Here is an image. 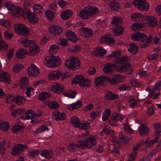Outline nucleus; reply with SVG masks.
Returning <instances> with one entry per match:
<instances>
[{
    "label": "nucleus",
    "instance_id": "14",
    "mask_svg": "<svg viewBox=\"0 0 161 161\" xmlns=\"http://www.w3.org/2000/svg\"><path fill=\"white\" fill-rule=\"evenodd\" d=\"M144 19L147 25L152 27H153L157 26V21L154 17L147 16L145 17Z\"/></svg>",
    "mask_w": 161,
    "mask_h": 161
},
{
    "label": "nucleus",
    "instance_id": "8",
    "mask_svg": "<svg viewBox=\"0 0 161 161\" xmlns=\"http://www.w3.org/2000/svg\"><path fill=\"white\" fill-rule=\"evenodd\" d=\"M133 3L138 9L143 11H147L149 8V4L146 0H134Z\"/></svg>",
    "mask_w": 161,
    "mask_h": 161
},
{
    "label": "nucleus",
    "instance_id": "9",
    "mask_svg": "<svg viewBox=\"0 0 161 161\" xmlns=\"http://www.w3.org/2000/svg\"><path fill=\"white\" fill-rule=\"evenodd\" d=\"M28 148V146L26 145L21 144H19L15 145L12 149L11 151L12 154L14 156H16L22 151H24L25 149Z\"/></svg>",
    "mask_w": 161,
    "mask_h": 161
},
{
    "label": "nucleus",
    "instance_id": "23",
    "mask_svg": "<svg viewBox=\"0 0 161 161\" xmlns=\"http://www.w3.org/2000/svg\"><path fill=\"white\" fill-rule=\"evenodd\" d=\"M82 105V102L77 101L76 102L67 106V108L69 110H75L81 107Z\"/></svg>",
    "mask_w": 161,
    "mask_h": 161
},
{
    "label": "nucleus",
    "instance_id": "49",
    "mask_svg": "<svg viewBox=\"0 0 161 161\" xmlns=\"http://www.w3.org/2000/svg\"><path fill=\"white\" fill-rule=\"evenodd\" d=\"M103 132H104L107 135H111L113 134L114 131L109 126L107 125L104 127L103 131L100 132V134H101Z\"/></svg>",
    "mask_w": 161,
    "mask_h": 161
},
{
    "label": "nucleus",
    "instance_id": "31",
    "mask_svg": "<svg viewBox=\"0 0 161 161\" xmlns=\"http://www.w3.org/2000/svg\"><path fill=\"white\" fill-rule=\"evenodd\" d=\"M72 11L70 9L66 10L63 12L61 14V18L63 20H67L71 16Z\"/></svg>",
    "mask_w": 161,
    "mask_h": 161
},
{
    "label": "nucleus",
    "instance_id": "61",
    "mask_svg": "<svg viewBox=\"0 0 161 161\" xmlns=\"http://www.w3.org/2000/svg\"><path fill=\"white\" fill-rule=\"evenodd\" d=\"M24 110V109L22 108L15 109L11 112V114L14 116H16V115H19L22 113Z\"/></svg>",
    "mask_w": 161,
    "mask_h": 161
},
{
    "label": "nucleus",
    "instance_id": "52",
    "mask_svg": "<svg viewBox=\"0 0 161 161\" xmlns=\"http://www.w3.org/2000/svg\"><path fill=\"white\" fill-rule=\"evenodd\" d=\"M50 93L47 92H42L39 96V99L42 101H44L48 97H50Z\"/></svg>",
    "mask_w": 161,
    "mask_h": 161
},
{
    "label": "nucleus",
    "instance_id": "41",
    "mask_svg": "<svg viewBox=\"0 0 161 161\" xmlns=\"http://www.w3.org/2000/svg\"><path fill=\"white\" fill-rule=\"evenodd\" d=\"M10 127L8 122H0V129L3 131H7Z\"/></svg>",
    "mask_w": 161,
    "mask_h": 161
},
{
    "label": "nucleus",
    "instance_id": "46",
    "mask_svg": "<svg viewBox=\"0 0 161 161\" xmlns=\"http://www.w3.org/2000/svg\"><path fill=\"white\" fill-rule=\"evenodd\" d=\"M145 25V23H136L134 25H132L131 28L133 30L135 31H139L140 29H141L144 27Z\"/></svg>",
    "mask_w": 161,
    "mask_h": 161
},
{
    "label": "nucleus",
    "instance_id": "56",
    "mask_svg": "<svg viewBox=\"0 0 161 161\" xmlns=\"http://www.w3.org/2000/svg\"><path fill=\"white\" fill-rule=\"evenodd\" d=\"M58 47L55 45H53L50 47L49 52L50 53H55L58 50Z\"/></svg>",
    "mask_w": 161,
    "mask_h": 161
},
{
    "label": "nucleus",
    "instance_id": "7",
    "mask_svg": "<svg viewBox=\"0 0 161 161\" xmlns=\"http://www.w3.org/2000/svg\"><path fill=\"white\" fill-rule=\"evenodd\" d=\"M72 83L74 84H79L81 87L87 86L90 85V81L86 79H85L82 75H77L73 80Z\"/></svg>",
    "mask_w": 161,
    "mask_h": 161
},
{
    "label": "nucleus",
    "instance_id": "35",
    "mask_svg": "<svg viewBox=\"0 0 161 161\" xmlns=\"http://www.w3.org/2000/svg\"><path fill=\"white\" fill-rule=\"evenodd\" d=\"M70 122L73 126L76 127H80V121L77 117H72L71 119Z\"/></svg>",
    "mask_w": 161,
    "mask_h": 161
},
{
    "label": "nucleus",
    "instance_id": "58",
    "mask_svg": "<svg viewBox=\"0 0 161 161\" xmlns=\"http://www.w3.org/2000/svg\"><path fill=\"white\" fill-rule=\"evenodd\" d=\"M0 25L6 28H9L10 26L11 23L8 20L0 19Z\"/></svg>",
    "mask_w": 161,
    "mask_h": 161
},
{
    "label": "nucleus",
    "instance_id": "54",
    "mask_svg": "<svg viewBox=\"0 0 161 161\" xmlns=\"http://www.w3.org/2000/svg\"><path fill=\"white\" fill-rule=\"evenodd\" d=\"M12 131L16 133L19 132H21L23 130L22 126L17 124L15 125L12 127Z\"/></svg>",
    "mask_w": 161,
    "mask_h": 161
},
{
    "label": "nucleus",
    "instance_id": "51",
    "mask_svg": "<svg viewBox=\"0 0 161 161\" xmlns=\"http://www.w3.org/2000/svg\"><path fill=\"white\" fill-rule=\"evenodd\" d=\"M45 14L47 18L50 21L53 19L54 17V13L53 11L50 10L46 11L45 12Z\"/></svg>",
    "mask_w": 161,
    "mask_h": 161
},
{
    "label": "nucleus",
    "instance_id": "40",
    "mask_svg": "<svg viewBox=\"0 0 161 161\" xmlns=\"http://www.w3.org/2000/svg\"><path fill=\"white\" fill-rule=\"evenodd\" d=\"M43 6L39 4H35L33 6L34 13L40 14L43 11Z\"/></svg>",
    "mask_w": 161,
    "mask_h": 161
},
{
    "label": "nucleus",
    "instance_id": "32",
    "mask_svg": "<svg viewBox=\"0 0 161 161\" xmlns=\"http://www.w3.org/2000/svg\"><path fill=\"white\" fill-rule=\"evenodd\" d=\"M139 132L141 135L142 136H144L148 133L149 131L148 128L145 125L142 124L139 127Z\"/></svg>",
    "mask_w": 161,
    "mask_h": 161
},
{
    "label": "nucleus",
    "instance_id": "26",
    "mask_svg": "<svg viewBox=\"0 0 161 161\" xmlns=\"http://www.w3.org/2000/svg\"><path fill=\"white\" fill-rule=\"evenodd\" d=\"M87 147L90 148L96 144L97 141L96 139L92 137H90L87 138L86 141Z\"/></svg>",
    "mask_w": 161,
    "mask_h": 161
},
{
    "label": "nucleus",
    "instance_id": "48",
    "mask_svg": "<svg viewBox=\"0 0 161 161\" xmlns=\"http://www.w3.org/2000/svg\"><path fill=\"white\" fill-rule=\"evenodd\" d=\"M63 94L65 96L74 98L75 97V95L77 94V92L75 90H69L68 92H64Z\"/></svg>",
    "mask_w": 161,
    "mask_h": 161
},
{
    "label": "nucleus",
    "instance_id": "62",
    "mask_svg": "<svg viewBox=\"0 0 161 161\" xmlns=\"http://www.w3.org/2000/svg\"><path fill=\"white\" fill-rule=\"evenodd\" d=\"M130 83L132 86L139 87L141 85V83L138 82V80L136 79H133L130 80Z\"/></svg>",
    "mask_w": 161,
    "mask_h": 161
},
{
    "label": "nucleus",
    "instance_id": "57",
    "mask_svg": "<svg viewBox=\"0 0 161 161\" xmlns=\"http://www.w3.org/2000/svg\"><path fill=\"white\" fill-rule=\"evenodd\" d=\"M24 68L23 65L18 63L15 64L13 68V70L15 72H18L22 69Z\"/></svg>",
    "mask_w": 161,
    "mask_h": 161
},
{
    "label": "nucleus",
    "instance_id": "27",
    "mask_svg": "<svg viewBox=\"0 0 161 161\" xmlns=\"http://www.w3.org/2000/svg\"><path fill=\"white\" fill-rule=\"evenodd\" d=\"M41 155L42 156L48 159L52 158L53 156V152L48 150H43L41 153Z\"/></svg>",
    "mask_w": 161,
    "mask_h": 161
},
{
    "label": "nucleus",
    "instance_id": "29",
    "mask_svg": "<svg viewBox=\"0 0 161 161\" xmlns=\"http://www.w3.org/2000/svg\"><path fill=\"white\" fill-rule=\"evenodd\" d=\"M51 90L57 93H59L64 90V87L62 85L56 84L51 87Z\"/></svg>",
    "mask_w": 161,
    "mask_h": 161
},
{
    "label": "nucleus",
    "instance_id": "16",
    "mask_svg": "<svg viewBox=\"0 0 161 161\" xmlns=\"http://www.w3.org/2000/svg\"><path fill=\"white\" fill-rule=\"evenodd\" d=\"M116 65L113 63H108L105 64L103 68V70L105 73L107 74H111L114 71L113 68L115 69Z\"/></svg>",
    "mask_w": 161,
    "mask_h": 161
},
{
    "label": "nucleus",
    "instance_id": "17",
    "mask_svg": "<svg viewBox=\"0 0 161 161\" xmlns=\"http://www.w3.org/2000/svg\"><path fill=\"white\" fill-rule=\"evenodd\" d=\"M124 80L123 76L118 75H115L114 77L110 78V83L112 85L116 86L119 82H122Z\"/></svg>",
    "mask_w": 161,
    "mask_h": 161
},
{
    "label": "nucleus",
    "instance_id": "12",
    "mask_svg": "<svg viewBox=\"0 0 161 161\" xmlns=\"http://www.w3.org/2000/svg\"><path fill=\"white\" fill-rule=\"evenodd\" d=\"M39 112V113H36V112L33 110H29L27 111V113L26 114V118L27 119H31L33 121L32 119H36V117H40L42 115V111L38 110L37 112Z\"/></svg>",
    "mask_w": 161,
    "mask_h": 161
},
{
    "label": "nucleus",
    "instance_id": "15",
    "mask_svg": "<svg viewBox=\"0 0 161 161\" xmlns=\"http://www.w3.org/2000/svg\"><path fill=\"white\" fill-rule=\"evenodd\" d=\"M112 34H108L103 36L100 39L99 42L101 43L105 42L108 44H113L115 40L112 37Z\"/></svg>",
    "mask_w": 161,
    "mask_h": 161
},
{
    "label": "nucleus",
    "instance_id": "19",
    "mask_svg": "<svg viewBox=\"0 0 161 161\" xmlns=\"http://www.w3.org/2000/svg\"><path fill=\"white\" fill-rule=\"evenodd\" d=\"M96 85L98 86L103 85L105 82H108L110 83V78L105 76L102 75L97 77L95 80Z\"/></svg>",
    "mask_w": 161,
    "mask_h": 161
},
{
    "label": "nucleus",
    "instance_id": "39",
    "mask_svg": "<svg viewBox=\"0 0 161 161\" xmlns=\"http://www.w3.org/2000/svg\"><path fill=\"white\" fill-rule=\"evenodd\" d=\"M130 47L128 49V51L133 54H136L138 51V47L134 43H131L129 45Z\"/></svg>",
    "mask_w": 161,
    "mask_h": 161
},
{
    "label": "nucleus",
    "instance_id": "33",
    "mask_svg": "<svg viewBox=\"0 0 161 161\" xmlns=\"http://www.w3.org/2000/svg\"><path fill=\"white\" fill-rule=\"evenodd\" d=\"M118 95H115L111 91H106L105 93V97L107 100H114L118 98Z\"/></svg>",
    "mask_w": 161,
    "mask_h": 161
},
{
    "label": "nucleus",
    "instance_id": "60",
    "mask_svg": "<svg viewBox=\"0 0 161 161\" xmlns=\"http://www.w3.org/2000/svg\"><path fill=\"white\" fill-rule=\"evenodd\" d=\"M14 53V50L13 49L11 48L7 52V54L5 55V56L8 59H11L13 57Z\"/></svg>",
    "mask_w": 161,
    "mask_h": 161
},
{
    "label": "nucleus",
    "instance_id": "45",
    "mask_svg": "<svg viewBox=\"0 0 161 161\" xmlns=\"http://www.w3.org/2000/svg\"><path fill=\"white\" fill-rule=\"evenodd\" d=\"M14 99V102L19 105L23 104L25 101V99L24 97L19 96H16Z\"/></svg>",
    "mask_w": 161,
    "mask_h": 161
},
{
    "label": "nucleus",
    "instance_id": "13",
    "mask_svg": "<svg viewBox=\"0 0 161 161\" xmlns=\"http://www.w3.org/2000/svg\"><path fill=\"white\" fill-rule=\"evenodd\" d=\"M28 74L31 76L36 77L39 74V69L34 64H31L28 68Z\"/></svg>",
    "mask_w": 161,
    "mask_h": 161
},
{
    "label": "nucleus",
    "instance_id": "64",
    "mask_svg": "<svg viewBox=\"0 0 161 161\" xmlns=\"http://www.w3.org/2000/svg\"><path fill=\"white\" fill-rule=\"evenodd\" d=\"M48 128L47 126L43 125L41 127L38 128L35 131V132H36L37 134L39 133L42 132L45 130H48Z\"/></svg>",
    "mask_w": 161,
    "mask_h": 161
},
{
    "label": "nucleus",
    "instance_id": "2",
    "mask_svg": "<svg viewBox=\"0 0 161 161\" xmlns=\"http://www.w3.org/2000/svg\"><path fill=\"white\" fill-rule=\"evenodd\" d=\"M131 38L133 40L139 41L141 47L142 48L149 46L152 42L153 36L150 35L147 37V35L144 33L137 32L132 34Z\"/></svg>",
    "mask_w": 161,
    "mask_h": 161
},
{
    "label": "nucleus",
    "instance_id": "10",
    "mask_svg": "<svg viewBox=\"0 0 161 161\" xmlns=\"http://www.w3.org/2000/svg\"><path fill=\"white\" fill-rule=\"evenodd\" d=\"M14 28L15 31L18 35H25L28 34V29L24 25L20 24H16Z\"/></svg>",
    "mask_w": 161,
    "mask_h": 161
},
{
    "label": "nucleus",
    "instance_id": "25",
    "mask_svg": "<svg viewBox=\"0 0 161 161\" xmlns=\"http://www.w3.org/2000/svg\"><path fill=\"white\" fill-rule=\"evenodd\" d=\"M13 12L16 17L22 16L25 14L23 9L18 6H15L13 10Z\"/></svg>",
    "mask_w": 161,
    "mask_h": 161
},
{
    "label": "nucleus",
    "instance_id": "6",
    "mask_svg": "<svg viewBox=\"0 0 161 161\" xmlns=\"http://www.w3.org/2000/svg\"><path fill=\"white\" fill-rule=\"evenodd\" d=\"M46 60L47 66L50 68L55 67L61 64L60 59L58 56L52 55L50 57H46Z\"/></svg>",
    "mask_w": 161,
    "mask_h": 161
},
{
    "label": "nucleus",
    "instance_id": "47",
    "mask_svg": "<svg viewBox=\"0 0 161 161\" xmlns=\"http://www.w3.org/2000/svg\"><path fill=\"white\" fill-rule=\"evenodd\" d=\"M8 47V45L6 42L2 40V37H0V51H4L7 50Z\"/></svg>",
    "mask_w": 161,
    "mask_h": 161
},
{
    "label": "nucleus",
    "instance_id": "63",
    "mask_svg": "<svg viewBox=\"0 0 161 161\" xmlns=\"http://www.w3.org/2000/svg\"><path fill=\"white\" fill-rule=\"evenodd\" d=\"M119 137L121 140L122 142L123 143H127L129 141V139L123 134L120 135Z\"/></svg>",
    "mask_w": 161,
    "mask_h": 161
},
{
    "label": "nucleus",
    "instance_id": "24",
    "mask_svg": "<svg viewBox=\"0 0 161 161\" xmlns=\"http://www.w3.org/2000/svg\"><path fill=\"white\" fill-rule=\"evenodd\" d=\"M66 36L72 42H75L78 40L77 36L74 31H69L66 32Z\"/></svg>",
    "mask_w": 161,
    "mask_h": 161
},
{
    "label": "nucleus",
    "instance_id": "36",
    "mask_svg": "<svg viewBox=\"0 0 161 161\" xmlns=\"http://www.w3.org/2000/svg\"><path fill=\"white\" fill-rule=\"evenodd\" d=\"M131 19L133 20H140L141 19L142 20L144 19L145 16L144 15L139 13H135L131 15Z\"/></svg>",
    "mask_w": 161,
    "mask_h": 161
},
{
    "label": "nucleus",
    "instance_id": "34",
    "mask_svg": "<svg viewBox=\"0 0 161 161\" xmlns=\"http://www.w3.org/2000/svg\"><path fill=\"white\" fill-rule=\"evenodd\" d=\"M81 31L84 34V37H90L93 34L92 31L87 28H80Z\"/></svg>",
    "mask_w": 161,
    "mask_h": 161
},
{
    "label": "nucleus",
    "instance_id": "53",
    "mask_svg": "<svg viewBox=\"0 0 161 161\" xmlns=\"http://www.w3.org/2000/svg\"><path fill=\"white\" fill-rule=\"evenodd\" d=\"M77 144L78 148L81 149H85L87 147L86 141L83 140H78Z\"/></svg>",
    "mask_w": 161,
    "mask_h": 161
},
{
    "label": "nucleus",
    "instance_id": "22",
    "mask_svg": "<svg viewBox=\"0 0 161 161\" xmlns=\"http://www.w3.org/2000/svg\"><path fill=\"white\" fill-rule=\"evenodd\" d=\"M53 113V117L56 120H63L65 119V114L64 113L60 112L58 110H55Z\"/></svg>",
    "mask_w": 161,
    "mask_h": 161
},
{
    "label": "nucleus",
    "instance_id": "50",
    "mask_svg": "<svg viewBox=\"0 0 161 161\" xmlns=\"http://www.w3.org/2000/svg\"><path fill=\"white\" fill-rule=\"evenodd\" d=\"M48 107L52 109H56L59 107V103L55 101H51L48 102Z\"/></svg>",
    "mask_w": 161,
    "mask_h": 161
},
{
    "label": "nucleus",
    "instance_id": "28",
    "mask_svg": "<svg viewBox=\"0 0 161 161\" xmlns=\"http://www.w3.org/2000/svg\"><path fill=\"white\" fill-rule=\"evenodd\" d=\"M107 51L103 49L102 47H99L96 48L95 50L93 51L94 53V55L97 56H104V55L106 54Z\"/></svg>",
    "mask_w": 161,
    "mask_h": 161
},
{
    "label": "nucleus",
    "instance_id": "11",
    "mask_svg": "<svg viewBox=\"0 0 161 161\" xmlns=\"http://www.w3.org/2000/svg\"><path fill=\"white\" fill-rule=\"evenodd\" d=\"M25 14L27 17L29 21L32 23H36L38 21L39 19L38 17L34 13L31 12L29 9L25 11Z\"/></svg>",
    "mask_w": 161,
    "mask_h": 161
},
{
    "label": "nucleus",
    "instance_id": "42",
    "mask_svg": "<svg viewBox=\"0 0 161 161\" xmlns=\"http://www.w3.org/2000/svg\"><path fill=\"white\" fill-rule=\"evenodd\" d=\"M125 118L124 116L122 115L120 113H115L113 114L111 117V119L114 120V121H121Z\"/></svg>",
    "mask_w": 161,
    "mask_h": 161
},
{
    "label": "nucleus",
    "instance_id": "18",
    "mask_svg": "<svg viewBox=\"0 0 161 161\" xmlns=\"http://www.w3.org/2000/svg\"><path fill=\"white\" fill-rule=\"evenodd\" d=\"M62 75V72L59 70L54 71L48 75V78L51 80H56L59 79Z\"/></svg>",
    "mask_w": 161,
    "mask_h": 161
},
{
    "label": "nucleus",
    "instance_id": "21",
    "mask_svg": "<svg viewBox=\"0 0 161 161\" xmlns=\"http://www.w3.org/2000/svg\"><path fill=\"white\" fill-rule=\"evenodd\" d=\"M9 75L7 73L3 72L0 73V80L5 83L9 84L11 82Z\"/></svg>",
    "mask_w": 161,
    "mask_h": 161
},
{
    "label": "nucleus",
    "instance_id": "1",
    "mask_svg": "<svg viewBox=\"0 0 161 161\" xmlns=\"http://www.w3.org/2000/svg\"><path fill=\"white\" fill-rule=\"evenodd\" d=\"M121 53V52L118 50L113 52L112 54L109 55L114 58L113 61L117 64L115 66V70L120 73H124L128 71L132 72V69L128 62L129 58L125 56H120Z\"/></svg>",
    "mask_w": 161,
    "mask_h": 161
},
{
    "label": "nucleus",
    "instance_id": "38",
    "mask_svg": "<svg viewBox=\"0 0 161 161\" xmlns=\"http://www.w3.org/2000/svg\"><path fill=\"white\" fill-rule=\"evenodd\" d=\"M111 114V110L110 109H105L103 113L102 117V120L104 121L107 120Z\"/></svg>",
    "mask_w": 161,
    "mask_h": 161
},
{
    "label": "nucleus",
    "instance_id": "37",
    "mask_svg": "<svg viewBox=\"0 0 161 161\" xmlns=\"http://www.w3.org/2000/svg\"><path fill=\"white\" fill-rule=\"evenodd\" d=\"M39 48V47L36 45L32 44L31 45L29 48L30 53L31 55H34L36 54L37 53V52Z\"/></svg>",
    "mask_w": 161,
    "mask_h": 161
},
{
    "label": "nucleus",
    "instance_id": "43",
    "mask_svg": "<svg viewBox=\"0 0 161 161\" xmlns=\"http://www.w3.org/2000/svg\"><path fill=\"white\" fill-rule=\"evenodd\" d=\"M119 3L115 1H112L110 2L109 6L110 8L113 11L116 10L119 8Z\"/></svg>",
    "mask_w": 161,
    "mask_h": 161
},
{
    "label": "nucleus",
    "instance_id": "44",
    "mask_svg": "<svg viewBox=\"0 0 161 161\" xmlns=\"http://www.w3.org/2000/svg\"><path fill=\"white\" fill-rule=\"evenodd\" d=\"M28 78L26 76L23 77L19 83V86L21 88L23 89L28 85Z\"/></svg>",
    "mask_w": 161,
    "mask_h": 161
},
{
    "label": "nucleus",
    "instance_id": "3",
    "mask_svg": "<svg viewBox=\"0 0 161 161\" xmlns=\"http://www.w3.org/2000/svg\"><path fill=\"white\" fill-rule=\"evenodd\" d=\"M99 12V9L96 7L88 6L80 11V16L84 20L92 18Z\"/></svg>",
    "mask_w": 161,
    "mask_h": 161
},
{
    "label": "nucleus",
    "instance_id": "59",
    "mask_svg": "<svg viewBox=\"0 0 161 161\" xmlns=\"http://www.w3.org/2000/svg\"><path fill=\"white\" fill-rule=\"evenodd\" d=\"M144 143V141L142 140L141 141H139L137 142L135 146L133 147V150L134 152H136L137 155L136 151L138 150L140 147L142 145V144Z\"/></svg>",
    "mask_w": 161,
    "mask_h": 161
},
{
    "label": "nucleus",
    "instance_id": "5",
    "mask_svg": "<svg viewBox=\"0 0 161 161\" xmlns=\"http://www.w3.org/2000/svg\"><path fill=\"white\" fill-rule=\"evenodd\" d=\"M65 65L68 69L74 70L80 67L78 58L75 57L71 58L69 60H66Z\"/></svg>",
    "mask_w": 161,
    "mask_h": 161
},
{
    "label": "nucleus",
    "instance_id": "20",
    "mask_svg": "<svg viewBox=\"0 0 161 161\" xmlns=\"http://www.w3.org/2000/svg\"><path fill=\"white\" fill-rule=\"evenodd\" d=\"M50 33L55 35H58L62 33L63 29L58 25L53 26L49 29Z\"/></svg>",
    "mask_w": 161,
    "mask_h": 161
},
{
    "label": "nucleus",
    "instance_id": "55",
    "mask_svg": "<svg viewBox=\"0 0 161 161\" xmlns=\"http://www.w3.org/2000/svg\"><path fill=\"white\" fill-rule=\"evenodd\" d=\"M68 150L71 152H73L77 150L78 148L77 143H72L68 145Z\"/></svg>",
    "mask_w": 161,
    "mask_h": 161
},
{
    "label": "nucleus",
    "instance_id": "30",
    "mask_svg": "<svg viewBox=\"0 0 161 161\" xmlns=\"http://www.w3.org/2000/svg\"><path fill=\"white\" fill-rule=\"evenodd\" d=\"M28 51L26 49L22 48L18 50L16 55L17 58L21 59L25 58V55L28 53Z\"/></svg>",
    "mask_w": 161,
    "mask_h": 161
},
{
    "label": "nucleus",
    "instance_id": "4",
    "mask_svg": "<svg viewBox=\"0 0 161 161\" xmlns=\"http://www.w3.org/2000/svg\"><path fill=\"white\" fill-rule=\"evenodd\" d=\"M122 19L119 17H115L113 18V20L111 22V24L114 26H116L114 28L113 30V33L115 36H119L124 31V29L120 25Z\"/></svg>",
    "mask_w": 161,
    "mask_h": 161
}]
</instances>
